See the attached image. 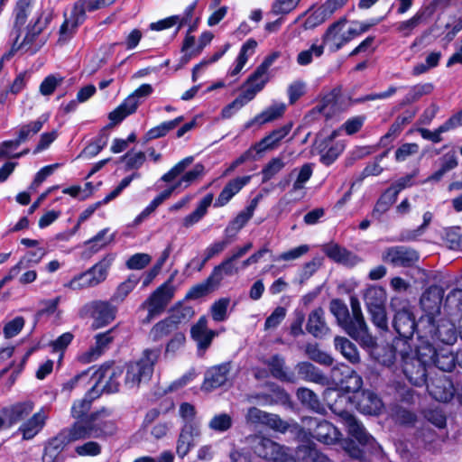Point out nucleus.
Returning a JSON list of instances; mask_svg holds the SVG:
<instances>
[{
  "label": "nucleus",
  "mask_w": 462,
  "mask_h": 462,
  "mask_svg": "<svg viewBox=\"0 0 462 462\" xmlns=\"http://www.w3.org/2000/svg\"><path fill=\"white\" fill-rule=\"evenodd\" d=\"M346 19L341 18L331 24L327 30L324 36V42L334 51H338L350 42L346 34Z\"/></svg>",
  "instance_id": "obj_16"
},
{
  "label": "nucleus",
  "mask_w": 462,
  "mask_h": 462,
  "mask_svg": "<svg viewBox=\"0 0 462 462\" xmlns=\"http://www.w3.org/2000/svg\"><path fill=\"white\" fill-rule=\"evenodd\" d=\"M443 296L444 291L439 286H431L422 294L420 305L426 314L421 317L419 325L425 326L426 323H431L435 317L439 314Z\"/></svg>",
  "instance_id": "obj_9"
},
{
  "label": "nucleus",
  "mask_w": 462,
  "mask_h": 462,
  "mask_svg": "<svg viewBox=\"0 0 462 462\" xmlns=\"http://www.w3.org/2000/svg\"><path fill=\"white\" fill-rule=\"evenodd\" d=\"M291 129V124H288L273 131L269 135L263 138L260 142L253 146L255 152L262 153L267 150L275 148L279 143L290 133Z\"/></svg>",
  "instance_id": "obj_29"
},
{
  "label": "nucleus",
  "mask_w": 462,
  "mask_h": 462,
  "mask_svg": "<svg viewBox=\"0 0 462 462\" xmlns=\"http://www.w3.org/2000/svg\"><path fill=\"white\" fill-rule=\"evenodd\" d=\"M340 374L344 375V378L339 381L341 388L347 393H359L363 385L362 377L347 366H343Z\"/></svg>",
  "instance_id": "obj_36"
},
{
  "label": "nucleus",
  "mask_w": 462,
  "mask_h": 462,
  "mask_svg": "<svg viewBox=\"0 0 462 462\" xmlns=\"http://www.w3.org/2000/svg\"><path fill=\"white\" fill-rule=\"evenodd\" d=\"M34 409V402L30 400L17 402L5 409L2 412L10 425H14L28 417Z\"/></svg>",
  "instance_id": "obj_24"
},
{
  "label": "nucleus",
  "mask_w": 462,
  "mask_h": 462,
  "mask_svg": "<svg viewBox=\"0 0 462 462\" xmlns=\"http://www.w3.org/2000/svg\"><path fill=\"white\" fill-rule=\"evenodd\" d=\"M430 394L437 401L448 402L454 397L457 388L446 375L436 377L427 385Z\"/></svg>",
  "instance_id": "obj_18"
},
{
  "label": "nucleus",
  "mask_w": 462,
  "mask_h": 462,
  "mask_svg": "<svg viewBox=\"0 0 462 462\" xmlns=\"http://www.w3.org/2000/svg\"><path fill=\"white\" fill-rule=\"evenodd\" d=\"M190 334L201 353H204L209 347L213 338L218 335L217 331L208 328V319L204 316L199 318L198 322L192 326Z\"/></svg>",
  "instance_id": "obj_19"
},
{
  "label": "nucleus",
  "mask_w": 462,
  "mask_h": 462,
  "mask_svg": "<svg viewBox=\"0 0 462 462\" xmlns=\"http://www.w3.org/2000/svg\"><path fill=\"white\" fill-rule=\"evenodd\" d=\"M14 45L17 49L31 45L43 28L36 0H18L14 10Z\"/></svg>",
  "instance_id": "obj_2"
},
{
  "label": "nucleus",
  "mask_w": 462,
  "mask_h": 462,
  "mask_svg": "<svg viewBox=\"0 0 462 462\" xmlns=\"http://www.w3.org/2000/svg\"><path fill=\"white\" fill-rule=\"evenodd\" d=\"M213 201V194H208L206 195L199 203L196 209L191 212L190 214L187 215L183 220L182 225L185 227H190L196 223H198L199 220L202 219V217L206 215L208 208L211 205Z\"/></svg>",
  "instance_id": "obj_37"
},
{
  "label": "nucleus",
  "mask_w": 462,
  "mask_h": 462,
  "mask_svg": "<svg viewBox=\"0 0 462 462\" xmlns=\"http://www.w3.org/2000/svg\"><path fill=\"white\" fill-rule=\"evenodd\" d=\"M285 108L286 106L283 103L273 104L261 114L257 115L251 123H248L247 127L253 123L263 125L276 120L284 114Z\"/></svg>",
  "instance_id": "obj_40"
},
{
  "label": "nucleus",
  "mask_w": 462,
  "mask_h": 462,
  "mask_svg": "<svg viewBox=\"0 0 462 462\" xmlns=\"http://www.w3.org/2000/svg\"><path fill=\"white\" fill-rule=\"evenodd\" d=\"M285 166L282 158L276 157L272 159L269 163L263 169V181L266 182L280 172Z\"/></svg>",
  "instance_id": "obj_61"
},
{
  "label": "nucleus",
  "mask_w": 462,
  "mask_h": 462,
  "mask_svg": "<svg viewBox=\"0 0 462 462\" xmlns=\"http://www.w3.org/2000/svg\"><path fill=\"white\" fill-rule=\"evenodd\" d=\"M324 251L333 261L347 266H355L360 262L356 254L336 244L328 245Z\"/></svg>",
  "instance_id": "obj_33"
},
{
  "label": "nucleus",
  "mask_w": 462,
  "mask_h": 462,
  "mask_svg": "<svg viewBox=\"0 0 462 462\" xmlns=\"http://www.w3.org/2000/svg\"><path fill=\"white\" fill-rule=\"evenodd\" d=\"M161 356V349L148 348L143 353V356L137 362L131 363L126 367L125 384L128 388H135L141 383L150 379L153 366Z\"/></svg>",
  "instance_id": "obj_5"
},
{
  "label": "nucleus",
  "mask_w": 462,
  "mask_h": 462,
  "mask_svg": "<svg viewBox=\"0 0 462 462\" xmlns=\"http://www.w3.org/2000/svg\"><path fill=\"white\" fill-rule=\"evenodd\" d=\"M122 374L123 370L119 366L103 365L94 374L95 384H100L108 392H116L119 386V378Z\"/></svg>",
  "instance_id": "obj_15"
},
{
  "label": "nucleus",
  "mask_w": 462,
  "mask_h": 462,
  "mask_svg": "<svg viewBox=\"0 0 462 462\" xmlns=\"http://www.w3.org/2000/svg\"><path fill=\"white\" fill-rule=\"evenodd\" d=\"M268 81L269 73L257 67L242 85L240 95L222 109V117H231L236 111L252 101Z\"/></svg>",
  "instance_id": "obj_4"
},
{
  "label": "nucleus",
  "mask_w": 462,
  "mask_h": 462,
  "mask_svg": "<svg viewBox=\"0 0 462 462\" xmlns=\"http://www.w3.org/2000/svg\"><path fill=\"white\" fill-rule=\"evenodd\" d=\"M386 301V291L382 287L371 286L365 293V302L367 310L384 306Z\"/></svg>",
  "instance_id": "obj_43"
},
{
  "label": "nucleus",
  "mask_w": 462,
  "mask_h": 462,
  "mask_svg": "<svg viewBox=\"0 0 462 462\" xmlns=\"http://www.w3.org/2000/svg\"><path fill=\"white\" fill-rule=\"evenodd\" d=\"M230 305L229 298H220L210 307V313L215 321L221 322L227 319V310Z\"/></svg>",
  "instance_id": "obj_53"
},
{
  "label": "nucleus",
  "mask_w": 462,
  "mask_h": 462,
  "mask_svg": "<svg viewBox=\"0 0 462 462\" xmlns=\"http://www.w3.org/2000/svg\"><path fill=\"white\" fill-rule=\"evenodd\" d=\"M310 250V246L308 245H301L295 248L290 249L286 252H283L276 256L274 261L276 262H291L295 261L304 254H306Z\"/></svg>",
  "instance_id": "obj_59"
},
{
  "label": "nucleus",
  "mask_w": 462,
  "mask_h": 462,
  "mask_svg": "<svg viewBox=\"0 0 462 462\" xmlns=\"http://www.w3.org/2000/svg\"><path fill=\"white\" fill-rule=\"evenodd\" d=\"M418 356L402 357V372L411 383L420 386L426 383V364L429 361L424 358L420 349L418 351Z\"/></svg>",
  "instance_id": "obj_8"
},
{
  "label": "nucleus",
  "mask_w": 462,
  "mask_h": 462,
  "mask_svg": "<svg viewBox=\"0 0 462 462\" xmlns=\"http://www.w3.org/2000/svg\"><path fill=\"white\" fill-rule=\"evenodd\" d=\"M135 111V104L134 103L133 98H125L120 106L109 114L108 117L114 125H116L123 121L127 116L134 114Z\"/></svg>",
  "instance_id": "obj_46"
},
{
  "label": "nucleus",
  "mask_w": 462,
  "mask_h": 462,
  "mask_svg": "<svg viewBox=\"0 0 462 462\" xmlns=\"http://www.w3.org/2000/svg\"><path fill=\"white\" fill-rule=\"evenodd\" d=\"M175 287L167 282L158 287L140 306L141 310H147L146 321L150 322L156 316L163 312L173 298Z\"/></svg>",
  "instance_id": "obj_6"
},
{
  "label": "nucleus",
  "mask_w": 462,
  "mask_h": 462,
  "mask_svg": "<svg viewBox=\"0 0 462 462\" xmlns=\"http://www.w3.org/2000/svg\"><path fill=\"white\" fill-rule=\"evenodd\" d=\"M92 310L93 317L99 325H106L116 318V308L106 301H96L85 307Z\"/></svg>",
  "instance_id": "obj_32"
},
{
  "label": "nucleus",
  "mask_w": 462,
  "mask_h": 462,
  "mask_svg": "<svg viewBox=\"0 0 462 462\" xmlns=\"http://www.w3.org/2000/svg\"><path fill=\"white\" fill-rule=\"evenodd\" d=\"M385 262L391 263L397 266H408L418 261V253L412 249L393 246L388 248L383 254Z\"/></svg>",
  "instance_id": "obj_20"
},
{
  "label": "nucleus",
  "mask_w": 462,
  "mask_h": 462,
  "mask_svg": "<svg viewBox=\"0 0 462 462\" xmlns=\"http://www.w3.org/2000/svg\"><path fill=\"white\" fill-rule=\"evenodd\" d=\"M251 180L250 176L237 177L230 180L222 189L214 206L220 208L226 205Z\"/></svg>",
  "instance_id": "obj_27"
},
{
  "label": "nucleus",
  "mask_w": 462,
  "mask_h": 462,
  "mask_svg": "<svg viewBox=\"0 0 462 462\" xmlns=\"http://www.w3.org/2000/svg\"><path fill=\"white\" fill-rule=\"evenodd\" d=\"M108 228H104L85 243L91 254H97L113 242L115 235H108Z\"/></svg>",
  "instance_id": "obj_41"
},
{
  "label": "nucleus",
  "mask_w": 462,
  "mask_h": 462,
  "mask_svg": "<svg viewBox=\"0 0 462 462\" xmlns=\"http://www.w3.org/2000/svg\"><path fill=\"white\" fill-rule=\"evenodd\" d=\"M306 423L312 436L325 444H334L339 439L340 433L336 427L327 420L318 421L316 419H308Z\"/></svg>",
  "instance_id": "obj_14"
},
{
  "label": "nucleus",
  "mask_w": 462,
  "mask_h": 462,
  "mask_svg": "<svg viewBox=\"0 0 462 462\" xmlns=\"http://www.w3.org/2000/svg\"><path fill=\"white\" fill-rule=\"evenodd\" d=\"M265 364L269 366L273 377L290 383L295 382V376L292 373H287L284 369V360L279 356H272Z\"/></svg>",
  "instance_id": "obj_38"
},
{
  "label": "nucleus",
  "mask_w": 462,
  "mask_h": 462,
  "mask_svg": "<svg viewBox=\"0 0 462 462\" xmlns=\"http://www.w3.org/2000/svg\"><path fill=\"white\" fill-rule=\"evenodd\" d=\"M201 436L200 423H184L176 444V453L180 457H186Z\"/></svg>",
  "instance_id": "obj_12"
},
{
  "label": "nucleus",
  "mask_w": 462,
  "mask_h": 462,
  "mask_svg": "<svg viewBox=\"0 0 462 462\" xmlns=\"http://www.w3.org/2000/svg\"><path fill=\"white\" fill-rule=\"evenodd\" d=\"M75 452L79 457H97L102 452V446L94 440L87 441L75 448Z\"/></svg>",
  "instance_id": "obj_56"
},
{
  "label": "nucleus",
  "mask_w": 462,
  "mask_h": 462,
  "mask_svg": "<svg viewBox=\"0 0 462 462\" xmlns=\"http://www.w3.org/2000/svg\"><path fill=\"white\" fill-rule=\"evenodd\" d=\"M50 418V410L47 407L40 408L29 419L23 421L18 431L22 434L23 439L30 440L38 435L45 427Z\"/></svg>",
  "instance_id": "obj_11"
},
{
  "label": "nucleus",
  "mask_w": 462,
  "mask_h": 462,
  "mask_svg": "<svg viewBox=\"0 0 462 462\" xmlns=\"http://www.w3.org/2000/svg\"><path fill=\"white\" fill-rule=\"evenodd\" d=\"M425 328L432 338L439 339L446 345H452L457 340L455 325L448 319H441L438 325H435L434 319L431 323H426Z\"/></svg>",
  "instance_id": "obj_17"
},
{
  "label": "nucleus",
  "mask_w": 462,
  "mask_h": 462,
  "mask_svg": "<svg viewBox=\"0 0 462 462\" xmlns=\"http://www.w3.org/2000/svg\"><path fill=\"white\" fill-rule=\"evenodd\" d=\"M114 260V254H106L98 263H97L86 272L94 287L103 282L106 279L108 270L110 269Z\"/></svg>",
  "instance_id": "obj_30"
},
{
  "label": "nucleus",
  "mask_w": 462,
  "mask_h": 462,
  "mask_svg": "<svg viewBox=\"0 0 462 462\" xmlns=\"http://www.w3.org/2000/svg\"><path fill=\"white\" fill-rule=\"evenodd\" d=\"M257 47V42L254 39L247 40L241 47L240 52L236 60V63L229 70L231 77L237 76L247 63L249 57H251Z\"/></svg>",
  "instance_id": "obj_34"
},
{
  "label": "nucleus",
  "mask_w": 462,
  "mask_h": 462,
  "mask_svg": "<svg viewBox=\"0 0 462 462\" xmlns=\"http://www.w3.org/2000/svg\"><path fill=\"white\" fill-rule=\"evenodd\" d=\"M137 281L128 279L118 285L111 300L116 303L124 301L127 295L135 288Z\"/></svg>",
  "instance_id": "obj_60"
},
{
  "label": "nucleus",
  "mask_w": 462,
  "mask_h": 462,
  "mask_svg": "<svg viewBox=\"0 0 462 462\" xmlns=\"http://www.w3.org/2000/svg\"><path fill=\"white\" fill-rule=\"evenodd\" d=\"M135 111V104L134 103L133 98H125L120 106L109 114L108 117L114 125H116L123 121L127 116L134 114Z\"/></svg>",
  "instance_id": "obj_45"
},
{
  "label": "nucleus",
  "mask_w": 462,
  "mask_h": 462,
  "mask_svg": "<svg viewBox=\"0 0 462 462\" xmlns=\"http://www.w3.org/2000/svg\"><path fill=\"white\" fill-rule=\"evenodd\" d=\"M376 23L377 20H373L371 22L351 21L348 24L346 23V34L349 37V41H352L354 38L367 32Z\"/></svg>",
  "instance_id": "obj_54"
},
{
  "label": "nucleus",
  "mask_w": 462,
  "mask_h": 462,
  "mask_svg": "<svg viewBox=\"0 0 462 462\" xmlns=\"http://www.w3.org/2000/svg\"><path fill=\"white\" fill-rule=\"evenodd\" d=\"M233 425V419L227 413H218L214 415L208 421V428L216 432H225Z\"/></svg>",
  "instance_id": "obj_52"
},
{
  "label": "nucleus",
  "mask_w": 462,
  "mask_h": 462,
  "mask_svg": "<svg viewBox=\"0 0 462 462\" xmlns=\"http://www.w3.org/2000/svg\"><path fill=\"white\" fill-rule=\"evenodd\" d=\"M330 311L336 317L338 324L343 327L348 319V309L345 303L339 300H333L330 302Z\"/></svg>",
  "instance_id": "obj_62"
},
{
  "label": "nucleus",
  "mask_w": 462,
  "mask_h": 462,
  "mask_svg": "<svg viewBox=\"0 0 462 462\" xmlns=\"http://www.w3.org/2000/svg\"><path fill=\"white\" fill-rule=\"evenodd\" d=\"M324 314V310L321 308H318L309 315L306 329L315 337H322L329 332Z\"/></svg>",
  "instance_id": "obj_31"
},
{
  "label": "nucleus",
  "mask_w": 462,
  "mask_h": 462,
  "mask_svg": "<svg viewBox=\"0 0 462 462\" xmlns=\"http://www.w3.org/2000/svg\"><path fill=\"white\" fill-rule=\"evenodd\" d=\"M47 116H42L36 121L22 126L18 133V137L14 141H5L0 146V157H9L10 150L16 149L22 143L36 134L41 131L44 123L47 121Z\"/></svg>",
  "instance_id": "obj_10"
},
{
  "label": "nucleus",
  "mask_w": 462,
  "mask_h": 462,
  "mask_svg": "<svg viewBox=\"0 0 462 462\" xmlns=\"http://www.w3.org/2000/svg\"><path fill=\"white\" fill-rule=\"evenodd\" d=\"M254 450L259 457L274 462H289L291 459L288 448L263 437H254Z\"/></svg>",
  "instance_id": "obj_7"
},
{
  "label": "nucleus",
  "mask_w": 462,
  "mask_h": 462,
  "mask_svg": "<svg viewBox=\"0 0 462 462\" xmlns=\"http://www.w3.org/2000/svg\"><path fill=\"white\" fill-rule=\"evenodd\" d=\"M183 121L182 116L173 120L162 122L160 125L151 128L145 134L148 141L165 136L171 130L176 128Z\"/></svg>",
  "instance_id": "obj_44"
},
{
  "label": "nucleus",
  "mask_w": 462,
  "mask_h": 462,
  "mask_svg": "<svg viewBox=\"0 0 462 462\" xmlns=\"http://www.w3.org/2000/svg\"><path fill=\"white\" fill-rule=\"evenodd\" d=\"M230 369V364L225 363L208 370L202 388L209 392L224 385L228 381Z\"/></svg>",
  "instance_id": "obj_21"
},
{
  "label": "nucleus",
  "mask_w": 462,
  "mask_h": 462,
  "mask_svg": "<svg viewBox=\"0 0 462 462\" xmlns=\"http://www.w3.org/2000/svg\"><path fill=\"white\" fill-rule=\"evenodd\" d=\"M342 328L352 338L359 342L362 346L365 347L374 346V339L368 333V328L363 316L348 319Z\"/></svg>",
  "instance_id": "obj_13"
},
{
  "label": "nucleus",
  "mask_w": 462,
  "mask_h": 462,
  "mask_svg": "<svg viewBox=\"0 0 462 462\" xmlns=\"http://www.w3.org/2000/svg\"><path fill=\"white\" fill-rule=\"evenodd\" d=\"M357 409L365 414L375 415L383 409L381 399L371 391H364L355 396Z\"/></svg>",
  "instance_id": "obj_25"
},
{
  "label": "nucleus",
  "mask_w": 462,
  "mask_h": 462,
  "mask_svg": "<svg viewBox=\"0 0 462 462\" xmlns=\"http://www.w3.org/2000/svg\"><path fill=\"white\" fill-rule=\"evenodd\" d=\"M254 208H255V203L251 204L245 211L238 214L237 217L227 226L226 231L228 232L232 229H234L236 231H239L247 223V221L253 217Z\"/></svg>",
  "instance_id": "obj_64"
},
{
  "label": "nucleus",
  "mask_w": 462,
  "mask_h": 462,
  "mask_svg": "<svg viewBox=\"0 0 462 462\" xmlns=\"http://www.w3.org/2000/svg\"><path fill=\"white\" fill-rule=\"evenodd\" d=\"M114 431L115 426L111 421L104 420L98 414L93 413L87 420L76 421L61 430L57 436L51 439L45 447L42 462H54L60 452L72 442L104 438Z\"/></svg>",
  "instance_id": "obj_1"
},
{
  "label": "nucleus",
  "mask_w": 462,
  "mask_h": 462,
  "mask_svg": "<svg viewBox=\"0 0 462 462\" xmlns=\"http://www.w3.org/2000/svg\"><path fill=\"white\" fill-rule=\"evenodd\" d=\"M245 420L248 423L267 425L280 431L286 429L285 424L277 415L267 413L255 407L248 409Z\"/></svg>",
  "instance_id": "obj_22"
},
{
  "label": "nucleus",
  "mask_w": 462,
  "mask_h": 462,
  "mask_svg": "<svg viewBox=\"0 0 462 462\" xmlns=\"http://www.w3.org/2000/svg\"><path fill=\"white\" fill-rule=\"evenodd\" d=\"M176 318L177 316L171 315L170 317L156 323L150 331V337L152 340L159 341L170 333L173 332L177 328L178 324H180V320L176 319Z\"/></svg>",
  "instance_id": "obj_35"
},
{
  "label": "nucleus",
  "mask_w": 462,
  "mask_h": 462,
  "mask_svg": "<svg viewBox=\"0 0 462 462\" xmlns=\"http://www.w3.org/2000/svg\"><path fill=\"white\" fill-rule=\"evenodd\" d=\"M229 49V44H226L224 49L217 51L212 57L208 59L202 60L199 63L195 65L192 69L191 79L193 82H196L199 77V74L205 70L210 64L217 61Z\"/></svg>",
  "instance_id": "obj_55"
},
{
  "label": "nucleus",
  "mask_w": 462,
  "mask_h": 462,
  "mask_svg": "<svg viewBox=\"0 0 462 462\" xmlns=\"http://www.w3.org/2000/svg\"><path fill=\"white\" fill-rule=\"evenodd\" d=\"M298 462H330L327 456L314 448L303 447L296 451Z\"/></svg>",
  "instance_id": "obj_49"
},
{
  "label": "nucleus",
  "mask_w": 462,
  "mask_h": 462,
  "mask_svg": "<svg viewBox=\"0 0 462 462\" xmlns=\"http://www.w3.org/2000/svg\"><path fill=\"white\" fill-rule=\"evenodd\" d=\"M298 374L302 379L314 383H321L324 381V376L319 371L310 363L302 362L299 363L296 366Z\"/></svg>",
  "instance_id": "obj_50"
},
{
  "label": "nucleus",
  "mask_w": 462,
  "mask_h": 462,
  "mask_svg": "<svg viewBox=\"0 0 462 462\" xmlns=\"http://www.w3.org/2000/svg\"><path fill=\"white\" fill-rule=\"evenodd\" d=\"M315 109L327 117L331 116L337 111V101L336 96L334 94L326 96Z\"/></svg>",
  "instance_id": "obj_63"
},
{
  "label": "nucleus",
  "mask_w": 462,
  "mask_h": 462,
  "mask_svg": "<svg viewBox=\"0 0 462 462\" xmlns=\"http://www.w3.org/2000/svg\"><path fill=\"white\" fill-rule=\"evenodd\" d=\"M344 424L347 429L348 433L354 437L360 444L364 446L374 447L375 444L374 439L369 435L362 424L351 414H345L343 416Z\"/></svg>",
  "instance_id": "obj_26"
},
{
  "label": "nucleus",
  "mask_w": 462,
  "mask_h": 462,
  "mask_svg": "<svg viewBox=\"0 0 462 462\" xmlns=\"http://www.w3.org/2000/svg\"><path fill=\"white\" fill-rule=\"evenodd\" d=\"M322 45L312 44L310 49L300 51L297 57V62L301 66L310 64L313 57H320L323 54Z\"/></svg>",
  "instance_id": "obj_57"
},
{
  "label": "nucleus",
  "mask_w": 462,
  "mask_h": 462,
  "mask_svg": "<svg viewBox=\"0 0 462 462\" xmlns=\"http://www.w3.org/2000/svg\"><path fill=\"white\" fill-rule=\"evenodd\" d=\"M429 352L431 354L430 358L428 359L429 363H433L438 368L442 371H450L454 367L455 358L453 355L448 351H443L438 353L437 351L428 348Z\"/></svg>",
  "instance_id": "obj_42"
},
{
  "label": "nucleus",
  "mask_w": 462,
  "mask_h": 462,
  "mask_svg": "<svg viewBox=\"0 0 462 462\" xmlns=\"http://www.w3.org/2000/svg\"><path fill=\"white\" fill-rule=\"evenodd\" d=\"M393 327L396 332L403 337H411L417 327H423L415 323L414 318L410 310L404 305L398 310L393 319Z\"/></svg>",
  "instance_id": "obj_23"
},
{
  "label": "nucleus",
  "mask_w": 462,
  "mask_h": 462,
  "mask_svg": "<svg viewBox=\"0 0 462 462\" xmlns=\"http://www.w3.org/2000/svg\"><path fill=\"white\" fill-rule=\"evenodd\" d=\"M335 346L352 364H356L360 361L356 346L347 338L342 337H335Z\"/></svg>",
  "instance_id": "obj_39"
},
{
  "label": "nucleus",
  "mask_w": 462,
  "mask_h": 462,
  "mask_svg": "<svg viewBox=\"0 0 462 462\" xmlns=\"http://www.w3.org/2000/svg\"><path fill=\"white\" fill-rule=\"evenodd\" d=\"M396 199L397 198L394 197L393 192L386 189L376 201L372 211V217L376 219L381 218V217L387 212L391 206L395 202Z\"/></svg>",
  "instance_id": "obj_48"
},
{
  "label": "nucleus",
  "mask_w": 462,
  "mask_h": 462,
  "mask_svg": "<svg viewBox=\"0 0 462 462\" xmlns=\"http://www.w3.org/2000/svg\"><path fill=\"white\" fill-rule=\"evenodd\" d=\"M423 18L422 14L417 13L409 20L402 21L395 24V30L402 37H409L412 32L420 24Z\"/></svg>",
  "instance_id": "obj_51"
},
{
  "label": "nucleus",
  "mask_w": 462,
  "mask_h": 462,
  "mask_svg": "<svg viewBox=\"0 0 462 462\" xmlns=\"http://www.w3.org/2000/svg\"><path fill=\"white\" fill-rule=\"evenodd\" d=\"M431 83L417 84L410 88L408 93L402 100V105H408L418 101L423 96L429 95L433 91Z\"/></svg>",
  "instance_id": "obj_47"
},
{
  "label": "nucleus",
  "mask_w": 462,
  "mask_h": 462,
  "mask_svg": "<svg viewBox=\"0 0 462 462\" xmlns=\"http://www.w3.org/2000/svg\"><path fill=\"white\" fill-rule=\"evenodd\" d=\"M192 162L193 157H186L162 176V181L172 183L168 189L156 196L162 203L169 199L172 193L187 189L203 175L204 166L202 164H196L190 171H187Z\"/></svg>",
  "instance_id": "obj_3"
},
{
  "label": "nucleus",
  "mask_w": 462,
  "mask_h": 462,
  "mask_svg": "<svg viewBox=\"0 0 462 462\" xmlns=\"http://www.w3.org/2000/svg\"><path fill=\"white\" fill-rule=\"evenodd\" d=\"M62 82V77L55 74L49 75L41 83L39 91L42 96H50Z\"/></svg>",
  "instance_id": "obj_58"
},
{
  "label": "nucleus",
  "mask_w": 462,
  "mask_h": 462,
  "mask_svg": "<svg viewBox=\"0 0 462 462\" xmlns=\"http://www.w3.org/2000/svg\"><path fill=\"white\" fill-rule=\"evenodd\" d=\"M95 346L84 352L79 356V360L84 364L91 363L97 360L104 352L105 348L112 342L111 331L97 334L95 337Z\"/></svg>",
  "instance_id": "obj_28"
}]
</instances>
